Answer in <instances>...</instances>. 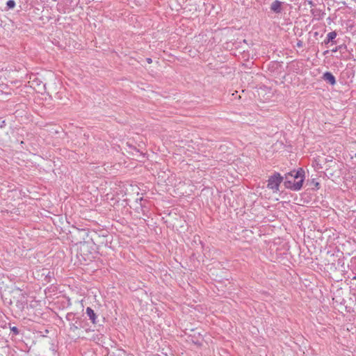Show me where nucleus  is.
<instances>
[{"mask_svg":"<svg viewBox=\"0 0 356 356\" xmlns=\"http://www.w3.org/2000/svg\"><path fill=\"white\" fill-rule=\"evenodd\" d=\"M284 177L281 176L279 172H274L273 175L270 176L268 179L267 188L272 190L273 192L279 191V186L283 181Z\"/></svg>","mask_w":356,"mask_h":356,"instance_id":"2","label":"nucleus"},{"mask_svg":"<svg viewBox=\"0 0 356 356\" xmlns=\"http://www.w3.org/2000/svg\"><path fill=\"white\" fill-rule=\"evenodd\" d=\"M51 277V273L50 272H48L46 275V278H49L50 279Z\"/></svg>","mask_w":356,"mask_h":356,"instance_id":"16","label":"nucleus"},{"mask_svg":"<svg viewBox=\"0 0 356 356\" xmlns=\"http://www.w3.org/2000/svg\"><path fill=\"white\" fill-rule=\"evenodd\" d=\"M146 61H147L149 64H150V63H152V58H146Z\"/></svg>","mask_w":356,"mask_h":356,"instance_id":"14","label":"nucleus"},{"mask_svg":"<svg viewBox=\"0 0 356 356\" xmlns=\"http://www.w3.org/2000/svg\"><path fill=\"white\" fill-rule=\"evenodd\" d=\"M339 51L341 54L345 53L347 51V47L346 44H343L339 46H337L334 49H332V52H337Z\"/></svg>","mask_w":356,"mask_h":356,"instance_id":"10","label":"nucleus"},{"mask_svg":"<svg viewBox=\"0 0 356 356\" xmlns=\"http://www.w3.org/2000/svg\"><path fill=\"white\" fill-rule=\"evenodd\" d=\"M337 35V34L336 31H331L328 33L325 40H324V43L325 44H327L329 42L336 43V41L334 40L336 38Z\"/></svg>","mask_w":356,"mask_h":356,"instance_id":"7","label":"nucleus"},{"mask_svg":"<svg viewBox=\"0 0 356 356\" xmlns=\"http://www.w3.org/2000/svg\"><path fill=\"white\" fill-rule=\"evenodd\" d=\"M305 180V170L299 168L285 175L284 186L294 191H300Z\"/></svg>","mask_w":356,"mask_h":356,"instance_id":"1","label":"nucleus"},{"mask_svg":"<svg viewBox=\"0 0 356 356\" xmlns=\"http://www.w3.org/2000/svg\"><path fill=\"white\" fill-rule=\"evenodd\" d=\"M81 327H83L81 318H76L75 321L70 323V330L72 332H75L76 330Z\"/></svg>","mask_w":356,"mask_h":356,"instance_id":"4","label":"nucleus"},{"mask_svg":"<svg viewBox=\"0 0 356 356\" xmlns=\"http://www.w3.org/2000/svg\"><path fill=\"white\" fill-rule=\"evenodd\" d=\"M1 123H2V124H1V127H3V126L4 123H5V121H2V122H1Z\"/></svg>","mask_w":356,"mask_h":356,"instance_id":"18","label":"nucleus"},{"mask_svg":"<svg viewBox=\"0 0 356 356\" xmlns=\"http://www.w3.org/2000/svg\"><path fill=\"white\" fill-rule=\"evenodd\" d=\"M66 320L70 323L76 321V318H79V317H76L75 314L72 312L67 313L66 315Z\"/></svg>","mask_w":356,"mask_h":356,"instance_id":"11","label":"nucleus"},{"mask_svg":"<svg viewBox=\"0 0 356 356\" xmlns=\"http://www.w3.org/2000/svg\"><path fill=\"white\" fill-rule=\"evenodd\" d=\"M296 47H298V48H301L303 47V42L300 40H298L297 41V43H296Z\"/></svg>","mask_w":356,"mask_h":356,"instance_id":"13","label":"nucleus"},{"mask_svg":"<svg viewBox=\"0 0 356 356\" xmlns=\"http://www.w3.org/2000/svg\"><path fill=\"white\" fill-rule=\"evenodd\" d=\"M9 328L10 330V332L12 334V337H16L20 333V330L16 326H11V324H8Z\"/></svg>","mask_w":356,"mask_h":356,"instance_id":"8","label":"nucleus"},{"mask_svg":"<svg viewBox=\"0 0 356 356\" xmlns=\"http://www.w3.org/2000/svg\"><path fill=\"white\" fill-rule=\"evenodd\" d=\"M323 79L331 86L336 84V79L330 72H325L323 75Z\"/></svg>","mask_w":356,"mask_h":356,"instance_id":"5","label":"nucleus"},{"mask_svg":"<svg viewBox=\"0 0 356 356\" xmlns=\"http://www.w3.org/2000/svg\"><path fill=\"white\" fill-rule=\"evenodd\" d=\"M86 314L88 316L93 324L96 323L97 315L91 307H87L86 311Z\"/></svg>","mask_w":356,"mask_h":356,"instance_id":"6","label":"nucleus"},{"mask_svg":"<svg viewBox=\"0 0 356 356\" xmlns=\"http://www.w3.org/2000/svg\"><path fill=\"white\" fill-rule=\"evenodd\" d=\"M285 3L279 0H275L270 6V10L273 13L280 14L284 10Z\"/></svg>","mask_w":356,"mask_h":356,"instance_id":"3","label":"nucleus"},{"mask_svg":"<svg viewBox=\"0 0 356 356\" xmlns=\"http://www.w3.org/2000/svg\"><path fill=\"white\" fill-rule=\"evenodd\" d=\"M308 4L310 5L311 6H313L314 5V3L312 1H309Z\"/></svg>","mask_w":356,"mask_h":356,"instance_id":"17","label":"nucleus"},{"mask_svg":"<svg viewBox=\"0 0 356 356\" xmlns=\"http://www.w3.org/2000/svg\"><path fill=\"white\" fill-rule=\"evenodd\" d=\"M314 186H315V187H316L317 189H318V188H319V186H320V184H319V183H318V182L316 181V182H314Z\"/></svg>","mask_w":356,"mask_h":356,"instance_id":"15","label":"nucleus"},{"mask_svg":"<svg viewBox=\"0 0 356 356\" xmlns=\"http://www.w3.org/2000/svg\"><path fill=\"white\" fill-rule=\"evenodd\" d=\"M355 156H356V154H355Z\"/></svg>","mask_w":356,"mask_h":356,"instance_id":"19","label":"nucleus"},{"mask_svg":"<svg viewBox=\"0 0 356 356\" xmlns=\"http://www.w3.org/2000/svg\"><path fill=\"white\" fill-rule=\"evenodd\" d=\"M311 13L318 19H321L322 16L323 15V13H322L321 10L318 8H314L311 10Z\"/></svg>","mask_w":356,"mask_h":356,"instance_id":"9","label":"nucleus"},{"mask_svg":"<svg viewBox=\"0 0 356 356\" xmlns=\"http://www.w3.org/2000/svg\"><path fill=\"white\" fill-rule=\"evenodd\" d=\"M15 6V1L14 0H8L6 2V10L14 8Z\"/></svg>","mask_w":356,"mask_h":356,"instance_id":"12","label":"nucleus"}]
</instances>
